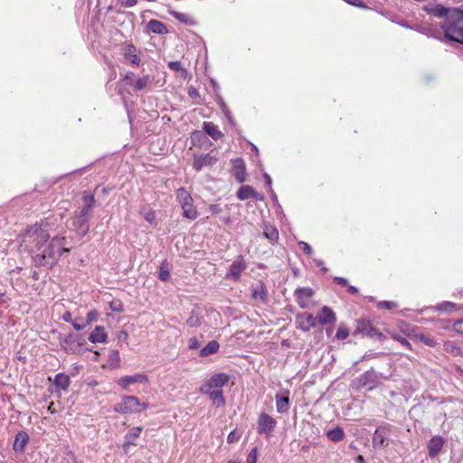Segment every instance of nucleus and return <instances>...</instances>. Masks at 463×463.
Returning <instances> with one entry per match:
<instances>
[{
  "label": "nucleus",
  "instance_id": "nucleus-1",
  "mask_svg": "<svg viewBox=\"0 0 463 463\" xmlns=\"http://www.w3.org/2000/svg\"><path fill=\"white\" fill-rule=\"evenodd\" d=\"M47 222H35L27 226L24 232L18 235L21 246H32L33 261L36 267L52 269L63 253H69L68 241L64 236H54L51 239Z\"/></svg>",
  "mask_w": 463,
  "mask_h": 463
},
{
  "label": "nucleus",
  "instance_id": "nucleus-2",
  "mask_svg": "<svg viewBox=\"0 0 463 463\" xmlns=\"http://www.w3.org/2000/svg\"><path fill=\"white\" fill-rule=\"evenodd\" d=\"M454 13L450 19L441 23L440 28L448 41L463 44V9L458 8Z\"/></svg>",
  "mask_w": 463,
  "mask_h": 463
},
{
  "label": "nucleus",
  "instance_id": "nucleus-3",
  "mask_svg": "<svg viewBox=\"0 0 463 463\" xmlns=\"http://www.w3.org/2000/svg\"><path fill=\"white\" fill-rule=\"evenodd\" d=\"M60 345L67 354H82L91 349L85 347L86 340L77 334H69L66 336H60Z\"/></svg>",
  "mask_w": 463,
  "mask_h": 463
},
{
  "label": "nucleus",
  "instance_id": "nucleus-4",
  "mask_svg": "<svg viewBox=\"0 0 463 463\" xmlns=\"http://www.w3.org/2000/svg\"><path fill=\"white\" fill-rule=\"evenodd\" d=\"M176 195L183 209V216L189 220H195L198 216V212L193 204L191 194L184 187H181L176 191Z\"/></svg>",
  "mask_w": 463,
  "mask_h": 463
},
{
  "label": "nucleus",
  "instance_id": "nucleus-5",
  "mask_svg": "<svg viewBox=\"0 0 463 463\" xmlns=\"http://www.w3.org/2000/svg\"><path fill=\"white\" fill-rule=\"evenodd\" d=\"M356 327L353 332L354 335H362L371 338H376L379 341H383L385 336L377 328H375L372 322L367 319H357L355 320Z\"/></svg>",
  "mask_w": 463,
  "mask_h": 463
},
{
  "label": "nucleus",
  "instance_id": "nucleus-6",
  "mask_svg": "<svg viewBox=\"0 0 463 463\" xmlns=\"http://www.w3.org/2000/svg\"><path fill=\"white\" fill-rule=\"evenodd\" d=\"M457 7H446L443 5L430 2L422 7V10L430 15L436 18H444V21L450 19L451 15H454V11H457Z\"/></svg>",
  "mask_w": 463,
  "mask_h": 463
},
{
  "label": "nucleus",
  "instance_id": "nucleus-7",
  "mask_svg": "<svg viewBox=\"0 0 463 463\" xmlns=\"http://www.w3.org/2000/svg\"><path fill=\"white\" fill-rule=\"evenodd\" d=\"M141 402L134 395L124 396L120 402L114 406V411L121 414L140 412Z\"/></svg>",
  "mask_w": 463,
  "mask_h": 463
},
{
  "label": "nucleus",
  "instance_id": "nucleus-8",
  "mask_svg": "<svg viewBox=\"0 0 463 463\" xmlns=\"http://www.w3.org/2000/svg\"><path fill=\"white\" fill-rule=\"evenodd\" d=\"M218 161L216 155H213V151L208 154L194 155L193 168L196 172H200L203 167H212Z\"/></svg>",
  "mask_w": 463,
  "mask_h": 463
},
{
  "label": "nucleus",
  "instance_id": "nucleus-9",
  "mask_svg": "<svg viewBox=\"0 0 463 463\" xmlns=\"http://www.w3.org/2000/svg\"><path fill=\"white\" fill-rule=\"evenodd\" d=\"M391 425L385 424L375 430L372 439L373 448H384L388 445L386 441L391 434Z\"/></svg>",
  "mask_w": 463,
  "mask_h": 463
},
{
  "label": "nucleus",
  "instance_id": "nucleus-10",
  "mask_svg": "<svg viewBox=\"0 0 463 463\" xmlns=\"http://www.w3.org/2000/svg\"><path fill=\"white\" fill-rule=\"evenodd\" d=\"M257 423L259 434H270L277 425L276 420L266 412H261L259 415Z\"/></svg>",
  "mask_w": 463,
  "mask_h": 463
},
{
  "label": "nucleus",
  "instance_id": "nucleus-11",
  "mask_svg": "<svg viewBox=\"0 0 463 463\" xmlns=\"http://www.w3.org/2000/svg\"><path fill=\"white\" fill-rule=\"evenodd\" d=\"M317 322V317L310 313H299L296 316L297 328L303 332H308L311 328H314Z\"/></svg>",
  "mask_w": 463,
  "mask_h": 463
},
{
  "label": "nucleus",
  "instance_id": "nucleus-12",
  "mask_svg": "<svg viewBox=\"0 0 463 463\" xmlns=\"http://www.w3.org/2000/svg\"><path fill=\"white\" fill-rule=\"evenodd\" d=\"M380 376L381 373L371 368L359 376L358 383L361 387L368 386V390H373L378 384Z\"/></svg>",
  "mask_w": 463,
  "mask_h": 463
},
{
  "label": "nucleus",
  "instance_id": "nucleus-13",
  "mask_svg": "<svg viewBox=\"0 0 463 463\" xmlns=\"http://www.w3.org/2000/svg\"><path fill=\"white\" fill-rule=\"evenodd\" d=\"M247 268V264L241 255H239L235 260L230 266L228 272L226 273L227 279H232L235 281L240 279L241 274Z\"/></svg>",
  "mask_w": 463,
  "mask_h": 463
},
{
  "label": "nucleus",
  "instance_id": "nucleus-14",
  "mask_svg": "<svg viewBox=\"0 0 463 463\" xmlns=\"http://www.w3.org/2000/svg\"><path fill=\"white\" fill-rule=\"evenodd\" d=\"M148 382V376L145 373H136L134 375H126L118 380V384L123 389H128L130 384L134 383H146Z\"/></svg>",
  "mask_w": 463,
  "mask_h": 463
},
{
  "label": "nucleus",
  "instance_id": "nucleus-15",
  "mask_svg": "<svg viewBox=\"0 0 463 463\" xmlns=\"http://www.w3.org/2000/svg\"><path fill=\"white\" fill-rule=\"evenodd\" d=\"M89 221L90 219L75 213L71 222L73 230L81 236L86 235L89 231Z\"/></svg>",
  "mask_w": 463,
  "mask_h": 463
},
{
  "label": "nucleus",
  "instance_id": "nucleus-16",
  "mask_svg": "<svg viewBox=\"0 0 463 463\" xmlns=\"http://www.w3.org/2000/svg\"><path fill=\"white\" fill-rule=\"evenodd\" d=\"M314 291L310 288H298L295 290V296L298 298V304L301 308H307L308 307L307 300L312 298Z\"/></svg>",
  "mask_w": 463,
  "mask_h": 463
},
{
  "label": "nucleus",
  "instance_id": "nucleus-17",
  "mask_svg": "<svg viewBox=\"0 0 463 463\" xmlns=\"http://www.w3.org/2000/svg\"><path fill=\"white\" fill-rule=\"evenodd\" d=\"M336 320V315L332 308L324 306L317 316V321L321 325L334 323Z\"/></svg>",
  "mask_w": 463,
  "mask_h": 463
},
{
  "label": "nucleus",
  "instance_id": "nucleus-18",
  "mask_svg": "<svg viewBox=\"0 0 463 463\" xmlns=\"http://www.w3.org/2000/svg\"><path fill=\"white\" fill-rule=\"evenodd\" d=\"M445 439L440 436L432 437L428 442V452L430 458H435L442 449Z\"/></svg>",
  "mask_w": 463,
  "mask_h": 463
},
{
  "label": "nucleus",
  "instance_id": "nucleus-19",
  "mask_svg": "<svg viewBox=\"0 0 463 463\" xmlns=\"http://www.w3.org/2000/svg\"><path fill=\"white\" fill-rule=\"evenodd\" d=\"M82 201L83 205L80 208V212L77 213L88 219H90L92 214V209L95 204V197L93 194H84V196L82 197Z\"/></svg>",
  "mask_w": 463,
  "mask_h": 463
},
{
  "label": "nucleus",
  "instance_id": "nucleus-20",
  "mask_svg": "<svg viewBox=\"0 0 463 463\" xmlns=\"http://www.w3.org/2000/svg\"><path fill=\"white\" fill-rule=\"evenodd\" d=\"M122 54L125 59L128 60L133 65L138 66L141 62V59L137 54V48L132 43H127L122 50Z\"/></svg>",
  "mask_w": 463,
  "mask_h": 463
},
{
  "label": "nucleus",
  "instance_id": "nucleus-21",
  "mask_svg": "<svg viewBox=\"0 0 463 463\" xmlns=\"http://www.w3.org/2000/svg\"><path fill=\"white\" fill-rule=\"evenodd\" d=\"M229 379V376L224 373H216L206 383V386L209 389L221 388L228 383Z\"/></svg>",
  "mask_w": 463,
  "mask_h": 463
},
{
  "label": "nucleus",
  "instance_id": "nucleus-22",
  "mask_svg": "<svg viewBox=\"0 0 463 463\" xmlns=\"http://www.w3.org/2000/svg\"><path fill=\"white\" fill-rule=\"evenodd\" d=\"M29 442V435L25 431H19L14 442V450L15 452L23 453L25 449L26 445Z\"/></svg>",
  "mask_w": 463,
  "mask_h": 463
},
{
  "label": "nucleus",
  "instance_id": "nucleus-23",
  "mask_svg": "<svg viewBox=\"0 0 463 463\" xmlns=\"http://www.w3.org/2000/svg\"><path fill=\"white\" fill-rule=\"evenodd\" d=\"M237 197L240 200H247L249 198H255L257 200H262L263 197L260 196L251 186L250 185H242L237 192Z\"/></svg>",
  "mask_w": 463,
  "mask_h": 463
},
{
  "label": "nucleus",
  "instance_id": "nucleus-24",
  "mask_svg": "<svg viewBox=\"0 0 463 463\" xmlns=\"http://www.w3.org/2000/svg\"><path fill=\"white\" fill-rule=\"evenodd\" d=\"M275 399L277 411L279 413H287L289 410L288 392L286 394L277 393Z\"/></svg>",
  "mask_w": 463,
  "mask_h": 463
},
{
  "label": "nucleus",
  "instance_id": "nucleus-25",
  "mask_svg": "<svg viewBox=\"0 0 463 463\" xmlns=\"http://www.w3.org/2000/svg\"><path fill=\"white\" fill-rule=\"evenodd\" d=\"M107 338L108 335L105 332V328L101 326H96L94 330L90 334L88 339L91 343H105Z\"/></svg>",
  "mask_w": 463,
  "mask_h": 463
},
{
  "label": "nucleus",
  "instance_id": "nucleus-26",
  "mask_svg": "<svg viewBox=\"0 0 463 463\" xmlns=\"http://www.w3.org/2000/svg\"><path fill=\"white\" fill-rule=\"evenodd\" d=\"M245 171L244 161L241 158L235 159L233 164V175L239 183L245 181Z\"/></svg>",
  "mask_w": 463,
  "mask_h": 463
},
{
  "label": "nucleus",
  "instance_id": "nucleus-27",
  "mask_svg": "<svg viewBox=\"0 0 463 463\" xmlns=\"http://www.w3.org/2000/svg\"><path fill=\"white\" fill-rule=\"evenodd\" d=\"M201 392L208 394L209 398L217 404V406H222L225 404V399L222 390L204 391V387L200 389Z\"/></svg>",
  "mask_w": 463,
  "mask_h": 463
},
{
  "label": "nucleus",
  "instance_id": "nucleus-28",
  "mask_svg": "<svg viewBox=\"0 0 463 463\" xmlns=\"http://www.w3.org/2000/svg\"><path fill=\"white\" fill-rule=\"evenodd\" d=\"M203 129L207 135H209L214 140H218L223 137V134L219 130L218 127L213 122H203Z\"/></svg>",
  "mask_w": 463,
  "mask_h": 463
},
{
  "label": "nucleus",
  "instance_id": "nucleus-29",
  "mask_svg": "<svg viewBox=\"0 0 463 463\" xmlns=\"http://www.w3.org/2000/svg\"><path fill=\"white\" fill-rule=\"evenodd\" d=\"M147 29L156 34H165L168 33L166 25L156 19H152L147 23Z\"/></svg>",
  "mask_w": 463,
  "mask_h": 463
},
{
  "label": "nucleus",
  "instance_id": "nucleus-30",
  "mask_svg": "<svg viewBox=\"0 0 463 463\" xmlns=\"http://www.w3.org/2000/svg\"><path fill=\"white\" fill-rule=\"evenodd\" d=\"M251 296L256 300H261L262 302H266L267 300V288L262 282H260L255 288L251 289Z\"/></svg>",
  "mask_w": 463,
  "mask_h": 463
},
{
  "label": "nucleus",
  "instance_id": "nucleus-31",
  "mask_svg": "<svg viewBox=\"0 0 463 463\" xmlns=\"http://www.w3.org/2000/svg\"><path fill=\"white\" fill-rule=\"evenodd\" d=\"M141 431H142L141 427H134V428L130 429L125 436L126 441H125L123 447L127 448L129 445H136L135 439L140 436Z\"/></svg>",
  "mask_w": 463,
  "mask_h": 463
},
{
  "label": "nucleus",
  "instance_id": "nucleus-32",
  "mask_svg": "<svg viewBox=\"0 0 463 463\" xmlns=\"http://www.w3.org/2000/svg\"><path fill=\"white\" fill-rule=\"evenodd\" d=\"M263 236L268 239L272 244L276 243L279 240V231L273 225H264Z\"/></svg>",
  "mask_w": 463,
  "mask_h": 463
},
{
  "label": "nucleus",
  "instance_id": "nucleus-33",
  "mask_svg": "<svg viewBox=\"0 0 463 463\" xmlns=\"http://www.w3.org/2000/svg\"><path fill=\"white\" fill-rule=\"evenodd\" d=\"M53 383L56 387L63 391H67L71 384V380L68 375L60 373L55 375Z\"/></svg>",
  "mask_w": 463,
  "mask_h": 463
},
{
  "label": "nucleus",
  "instance_id": "nucleus-34",
  "mask_svg": "<svg viewBox=\"0 0 463 463\" xmlns=\"http://www.w3.org/2000/svg\"><path fill=\"white\" fill-rule=\"evenodd\" d=\"M326 437L333 442H340L345 438V432L340 426H336L335 428L329 430L326 432Z\"/></svg>",
  "mask_w": 463,
  "mask_h": 463
},
{
  "label": "nucleus",
  "instance_id": "nucleus-35",
  "mask_svg": "<svg viewBox=\"0 0 463 463\" xmlns=\"http://www.w3.org/2000/svg\"><path fill=\"white\" fill-rule=\"evenodd\" d=\"M220 345L216 340L210 341L200 351V355L203 357L209 356L218 352Z\"/></svg>",
  "mask_w": 463,
  "mask_h": 463
},
{
  "label": "nucleus",
  "instance_id": "nucleus-36",
  "mask_svg": "<svg viewBox=\"0 0 463 463\" xmlns=\"http://www.w3.org/2000/svg\"><path fill=\"white\" fill-rule=\"evenodd\" d=\"M169 14L176 20H178L180 23H183L184 24L193 25L195 24L194 18L188 14L179 13L175 10L169 11Z\"/></svg>",
  "mask_w": 463,
  "mask_h": 463
},
{
  "label": "nucleus",
  "instance_id": "nucleus-37",
  "mask_svg": "<svg viewBox=\"0 0 463 463\" xmlns=\"http://www.w3.org/2000/svg\"><path fill=\"white\" fill-rule=\"evenodd\" d=\"M415 338L430 347H436L438 345V342L430 335L417 334Z\"/></svg>",
  "mask_w": 463,
  "mask_h": 463
},
{
  "label": "nucleus",
  "instance_id": "nucleus-38",
  "mask_svg": "<svg viewBox=\"0 0 463 463\" xmlns=\"http://www.w3.org/2000/svg\"><path fill=\"white\" fill-rule=\"evenodd\" d=\"M153 81V77L150 75H145L141 78H139L136 83H135V90L140 91L144 90L148 84H150Z\"/></svg>",
  "mask_w": 463,
  "mask_h": 463
},
{
  "label": "nucleus",
  "instance_id": "nucleus-39",
  "mask_svg": "<svg viewBox=\"0 0 463 463\" xmlns=\"http://www.w3.org/2000/svg\"><path fill=\"white\" fill-rule=\"evenodd\" d=\"M203 323V317H199L195 314L194 311H192L190 317H188V319L186 320V324L190 326V327H197V326H200Z\"/></svg>",
  "mask_w": 463,
  "mask_h": 463
},
{
  "label": "nucleus",
  "instance_id": "nucleus-40",
  "mask_svg": "<svg viewBox=\"0 0 463 463\" xmlns=\"http://www.w3.org/2000/svg\"><path fill=\"white\" fill-rule=\"evenodd\" d=\"M437 309L440 312L451 313L456 310V304L449 301H444L437 306Z\"/></svg>",
  "mask_w": 463,
  "mask_h": 463
},
{
  "label": "nucleus",
  "instance_id": "nucleus-41",
  "mask_svg": "<svg viewBox=\"0 0 463 463\" xmlns=\"http://www.w3.org/2000/svg\"><path fill=\"white\" fill-rule=\"evenodd\" d=\"M109 362L110 366L113 368H118L119 366L120 357L118 351L115 350L110 353Z\"/></svg>",
  "mask_w": 463,
  "mask_h": 463
},
{
  "label": "nucleus",
  "instance_id": "nucleus-42",
  "mask_svg": "<svg viewBox=\"0 0 463 463\" xmlns=\"http://www.w3.org/2000/svg\"><path fill=\"white\" fill-rule=\"evenodd\" d=\"M349 334V329L345 325H340L336 331L335 337L338 340H345L348 337Z\"/></svg>",
  "mask_w": 463,
  "mask_h": 463
},
{
  "label": "nucleus",
  "instance_id": "nucleus-43",
  "mask_svg": "<svg viewBox=\"0 0 463 463\" xmlns=\"http://www.w3.org/2000/svg\"><path fill=\"white\" fill-rule=\"evenodd\" d=\"M158 279L164 282L167 281L170 279V273H169L167 265L165 266L164 264H162L160 266L159 272H158Z\"/></svg>",
  "mask_w": 463,
  "mask_h": 463
},
{
  "label": "nucleus",
  "instance_id": "nucleus-44",
  "mask_svg": "<svg viewBox=\"0 0 463 463\" xmlns=\"http://www.w3.org/2000/svg\"><path fill=\"white\" fill-rule=\"evenodd\" d=\"M377 307L379 309L391 310L398 307V304L394 301H379L377 303Z\"/></svg>",
  "mask_w": 463,
  "mask_h": 463
},
{
  "label": "nucleus",
  "instance_id": "nucleus-45",
  "mask_svg": "<svg viewBox=\"0 0 463 463\" xmlns=\"http://www.w3.org/2000/svg\"><path fill=\"white\" fill-rule=\"evenodd\" d=\"M168 67L172 71H181L183 75L187 73V71L183 68L182 63L180 61H169L168 62Z\"/></svg>",
  "mask_w": 463,
  "mask_h": 463
},
{
  "label": "nucleus",
  "instance_id": "nucleus-46",
  "mask_svg": "<svg viewBox=\"0 0 463 463\" xmlns=\"http://www.w3.org/2000/svg\"><path fill=\"white\" fill-rule=\"evenodd\" d=\"M99 313L95 309L89 311L85 322L86 326H89L91 323L96 322L99 318Z\"/></svg>",
  "mask_w": 463,
  "mask_h": 463
},
{
  "label": "nucleus",
  "instance_id": "nucleus-47",
  "mask_svg": "<svg viewBox=\"0 0 463 463\" xmlns=\"http://www.w3.org/2000/svg\"><path fill=\"white\" fill-rule=\"evenodd\" d=\"M72 326L74 327L75 330L77 331H80V330H82L84 329L87 326L85 323H83V318L82 317H76L72 322Z\"/></svg>",
  "mask_w": 463,
  "mask_h": 463
},
{
  "label": "nucleus",
  "instance_id": "nucleus-48",
  "mask_svg": "<svg viewBox=\"0 0 463 463\" xmlns=\"http://www.w3.org/2000/svg\"><path fill=\"white\" fill-rule=\"evenodd\" d=\"M392 338L399 342L402 345L407 347L408 349H411V345L410 344V342L403 336L400 335H392Z\"/></svg>",
  "mask_w": 463,
  "mask_h": 463
},
{
  "label": "nucleus",
  "instance_id": "nucleus-49",
  "mask_svg": "<svg viewBox=\"0 0 463 463\" xmlns=\"http://www.w3.org/2000/svg\"><path fill=\"white\" fill-rule=\"evenodd\" d=\"M258 457L257 448H253L247 457L246 463H256Z\"/></svg>",
  "mask_w": 463,
  "mask_h": 463
},
{
  "label": "nucleus",
  "instance_id": "nucleus-50",
  "mask_svg": "<svg viewBox=\"0 0 463 463\" xmlns=\"http://www.w3.org/2000/svg\"><path fill=\"white\" fill-rule=\"evenodd\" d=\"M220 107H221L223 114L227 118V119L230 122H232V118L231 111L229 110L228 107L226 106L225 102L222 99L220 101Z\"/></svg>",
  "mask_w": 463,
  "mask_h": 463
},
{
  "label": "nucleus",
  "instance_id": "nucleus-51",
  "mask_svg": "<svg viewBox=\"0 0 463 463\" xmlns=\"http://www.w3.org/2000/svg\"><path fill=\"white\" fill-rule=\"evenodd\" d=\"M241 438V435L234 430L231 431L227 437V442L232 444L238 441Z\"/></svg>",
  "mask_w": 463,
  "mask_h": 463
},
{
  "label": "nucleus",
  "instance_id": "nucleus-52",
  "mask_svg": "<svg viewBox=\"0 0 463 463\" xmlns=\"http://www.w3.org/2000/svg\"><path fill=\"white\" fill-rule=\"evenodd\" d=\"M298 245L299 247L301 248V250L308 256L312 255L313 253V250L311 248V246L305 242V241H299L298 242Z\"/></svg>",
  "mask_w": 463,
  "mask_h": 463
},
{
  "label": "nucleus",
  "instance_id": "nucleus-53",
  "mask_svg": "<svg viewBox=\"0 0 463 463\" xmlns=\"http://www.w3.org/2000/svg\"><path fill=\"white\" fill-rule=\"evenodd\" d=\"M202 138H205L204 134L202 131L194 130L191 134V139L193 143L194 144L196 141H200Z\"/></svg>",
  "mask_w": 463,
  "mask_h": 463
},
{
  "label": "nucleus",
  "instance_id": "nucleus-54",
  "mask_svg": "<svg viewBox=\"0 0 463 463\" xmlns=\"http://www.w3.org/2000/svg\"><path fill=\"white\" fill-rule=\"evenodd\" d=\"M453 330L458 334L463 335V319H459L454 322Z\"/></svg>",
  "mask_w": 463,
  "mask_h": 463
},
{
  "label": "nucleus",
  "instance_id": "nucleus-55",
  "mask_svg": "<svg viewBox=\"0 0 463 463\" xmlns=\"http://www.w3.org/2000/svg\"><path fill=\"white\" fill-rule=\"evenodd\" d=\"M200 345H201V342H200V341H198L196 337H191V338L189 339V345H188V346H189V348H190L191 350L198 349V348L200 347Z\"/></svg>",
  "mask_w": 463,
  "mask_h": 463
},
{
  "label": "nucleus",
  "instance_id": "nucleus-56",
  "mask_svg": "<svg viewBox=\"0 0 463 463\" xmlns=\"http://www.w3.org/2000/svg\"><path fill=\"white\" fill-rule=\"evenodd\" d=\"M345 2L348 3L351 5L360 7V8H366V5L363 3L361 0H344Z\"/></svg>",
  "mask_w": 463,
  "mask_h": 463
},
{
  "label": "nucleus",
  "instance_id": "nucleus-57",
  "mask_svg": "<svg viewBox=\"0 0 463 463\" xmlns=\"http://www.w3.org/2000/svg\"><path fill=\"white\" fill-rule=\"evenodd\" d=\"M334 281L339 285V286H342V287H347L348 286V280L345 278H342V277H335L334 278Z\"/></svg>",
  "mask_w": 463,
  "mask_h": 463
},
{
  "label": "nucleus",
  "instance_id": "nucleus-58",
  "mask_svg": "<svg viewBox=\"0 0 463 463\" xmlns=\"http://www.w3.org/2000/svg\"><path fill=\"white\" fill-rule=\"evenodd\" d=\"M188 96L192 99H196L200 97L199 91L194 87H190L188 89Z\"/></svg>",
  "mask_w": 463,
  "mask_h": 463
},
{
  "label": "nucleus",
  "instance_id": "nucleus-59",
  "mask_svg": "<svg viewBox=\"0 0 463 463\" xmlns=\"http://www.w3.org/2000/svg\"><path fill=\"white\" fill-rule=\"evenodd\" d=\"M209 211L213 214H217L222 212V208L218 204H211L209 206Z\"/></svg>",
  "mask_w": 463,
  "mask_h": 463
},
{
  "label": "nucleus",
  "instance_id": "nucleus-60",
  "mask_svg": "<svg viewBox=\"0 0 463 463\" xmlns=\"http://www.w3.org/2000/svg\"><path fill=\"white\" fill-rule=\"evenodd\" d=\"M10 298L6 297L5 291L0 290V305L7 304Z\"/></svg>",
  "mask_w": 463,
  "mask_h": 463
},
{
  "label": "nucleus",
  "instance_id": "nucleus-61",
  "mask_svg": "<svg viewBox=\"0 0 463 463\" xmlns=\"http://www.w3.org/2000/svg\"><path fill=\"white\" fill-rule=\"evenodd\" d=\"M137 3V0H125L121 3V5L124 7H132L136 5Z\"/></svg>",
  "mask_w": 463,
  "mask_h": 463
},
{
  "label": "nucleus",
  "instance_id": "nucleus-62",
  "mask_svg": "<svg viewBox=\"0 0 463 463\" xmlns=\"http://www.w3.org/2000/svg\"><path fill=\"white\" fill-rule=\"evenodd\" d=\"M133 77H134V74L133 72H128L125 77L123 78V80L127 83V84H132L133 82Z\"/></svg>",
  "mask_w": 463,
  "mask_h": 463
},
{
  "label": "nucleus",
  "instance_id": "nucleus-63",
  "mask_svg": "<svg viewBox=\"0 0 463 463\" xmlns=\"http://www.w3.org/2000/svg\"><path fill=\"white\" fill-rule=\"evenodd\" d=\"M62 319L65 321V322H72V317H71V313L70 311H67L65 312L63 315H62Z\"/></svg>",
  "mask_w": 463,
  "mask_h": 463
},
{
  "label": "nucleus",
  "instance_id": "nucleus-64",
  "mask_svg": "<svg viewBox=\"0 0 463 463\" xmlns=\"http://www.w3.org/2000/svg\"><path fill=\"white\" fill-rule=\"evenodd\" d=\"M346 288H347V292L351 295H354V294L358 293V288L354 286H351L348 284V286Z\"/></svg>",
  "mask_w": 463,
  "mask_h": 463
}]
</instances>
